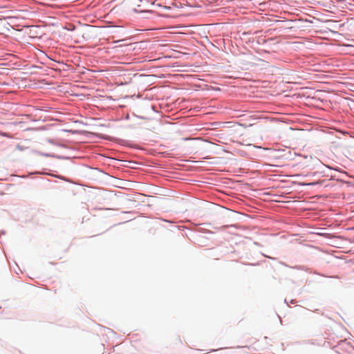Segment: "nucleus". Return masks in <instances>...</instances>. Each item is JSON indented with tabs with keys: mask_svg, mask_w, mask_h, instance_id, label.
I'll use <instances>...</instances> for the list:
<instances>
[{
	"mask_svg": "<svg viewBox=\"0 0 354 354\" xmlns=\"http://www.w3.org/2000/svg\"><path fill=\"white\" fill-rule=\"evenodd\" d=\"M5 234H6V232H5L4 230H1V231L0 230V236H1V235Z\"/></svg>",
	"mask_w": 354,
	"mask_h": 354,
	"instance_id": "3",
	"label": "nucleus"
},
{
	"mask_svg": "<svg viewBox=\"0 0 354 354\" xmlns=\"http://www.w3.org/2000/svg\"><path fill=\"white\" fill-rule=\"evenodd\" d=\"M290 303H291V304H295V300H291Z\"/></svg>",
	"mask_w": 354,
	"mask_h": 354,
	"instance_id": "4",
	"label": "nucleus"
},
{
	"mask_svg": "<svg viewBox=\"0 0 354 354\" xmlns=\"http://www.w3.org/2000/svg\"><path fill=\"white\" fill-rule=\"evenodd\" d=\"M38 153L40 156H44V157H52V158H57V159H68V158L63 157V156H58V155H55V154H53V153H49L38 152Z\"/></svg>",
	"mask_w": 354,
	"mask_h": 354,
	"instance_id": "1",
	"label": "nucleus"
},
{
	"mask_svg": "<svg viewBox=\"0 0 354 354\" xmlns=\"http://www.w3.org/2000/svg\"><path fill=\"white\" fill-rule=\"evenodd\" d=\"M16 149H18V150H19V151H23L24 148V147H22L21 145H17L16 146Z\"/></svg>",
	"mask_w": 354,
	"mask_h": 354,
	"instance_id": "2",
	"label": "nucleus"
}]
</instances>
